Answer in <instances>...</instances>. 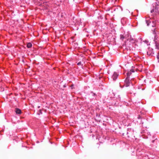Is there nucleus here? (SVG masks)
I'll list each match as a JSON object with an SVG mask.
<instances>
[{"instance_id": "1", "label": "nucleus", "mask_w": 159, "mask_h": 159, "mask_svg": "<svg viewBox=\"0 0 159 159\" xmlns=\"http://www.w3.org/2000/svg\"><path fill=\"white\" fill-rule=\"evenodd\" d=\"M134 133L135 132L133 129L129 128L128 129L127 134L129 139L132 140L135 139Z\"/></svg>"}, {"instance_id": "2", "label": "nucleus", "mask_w": 159, "mask_h": 159, "mask_svg": "<svg viewBox=\"0 0 159 159\" xmlns=\"http://www.w3.org/2000/svg\"><path fill=\"white\" fill-rule=\"evenodd\" d=\"M131 81V80H130L129 79V77H126L125 81V86L126 87L129 86L130 84H131V83L130 82Z\"/></svg>"}, {"instance_id": "3", "label": "nucleus", "mask_w": 159, "mask_h": 159, "mask_svg": "<svg viewBox=\"0 0 159 159\" xmlns=\"http://www.w3.org/2000/svg\"><path fill=\"white\" fill-rule=\"evenodd\" d=\"M119 74L116 72H115L111 76V78L114 81L116 80Z\"/></svg>"}, {"instance_id": "4", "label": "nucleus", "mask_w": 159, "mask_h": 159, "mask_svg": "<svg viewBox=\"0 0 159 159\" xmlns=\"http://www.w3.org/2000/svg\"><path fill=\"white\" fill-rule=\"evenodd\" d=\"M153 12L156 13V14L158 13V8L157 7H153V8L151 11V13H152Z\"/></svg>"}, {"instance_id": "5", "label": "nucleus", "mask_w": 159, "mask_h": 159, "mask_svg": "<svg viewBox=\"0 0 159 159\" xmlns=\"http://www.w3.org/2000/svg\"><path fill=\"white\" fill-rule=\"evenodd\" d=\"M15 111L16 114H20L21 113V110L18 108H16L15 109Z\"/></svg>"}, {"instance_id": "6", "label": "nucleus", "mask_w": 159, "mask_h": 159, "mask_svg": "<svg viewBox=\"0 0 159 159\" xmlns=\"http://www.w3.org/2000/svg\"><path fill=\"white\" fill-rule=\"evenodd\" d=\"M129 41L132 43H134L136 41V40L132 38H130L129 39Z\"/></svg>"}, {"instance_id": "7", "label": "nucleus", "mask_w": 159, "mask_h": 159, "mask_svg": "<svg viewBox=\"0 0 159 159\" xmlns=\"http://www.w3.org/2000/svg\"><path fill=\"white\" fill-rule=\"evenodd\" d=\"M145 21L147 26H149V24L151 22V21L150 20H146Z\"/></svg>"}, {"instance_id": "8", "label": "nucleus", "mask_w": 159, "mask_h": 159, "mask_svg": "<svg viewBox=\"0 0 159 159\" xmlns=\"http://www.w3.org/2000/svg\"><path fill=\"white\" fill-rule=\"evenodd\" d=\"M32 44L30 43H29L27 44V46L28 48H30L32 47Z\"/></svg>"}, {"instance_id": "9", "label": "nucleus", "mask_w": 159, "mask_h": 159, "mask_svg": "<svg viewBox=\"0 0 159 159\" xmlns=\"http://www.w3.org/2000/svg\"><path fill=\"white\" fill-rule=\"evenodd\" d=\"M131 73H132L131 72H130V71H129L127 73V77H129V76L131 75Z\"/></svg>"}, {"instance_id": "10", "label": "nucleus", "mask_w": 159, "mask_h": 159, "mask_svg": "<svg viewBox=\"0 0 159 159\" xmlns=\"http://www.w3.org/2000/svg\"><path fill=\"white\" fill-rule=\"evenodd\" d=\"M152 27H154L156 24V21H152Z\"/></svg>"}, {"instance_id": "11", "label": "nucleus", "mask_w": 159, "mask_h": 159, "mask_svg": "<svg viewBox=\"0 0 159 159\" xmlns=\"http://www.w3.org/2000/svg\"><path fill=\"white\" fill-rule=\"evenodd\" d=\"M125 38L124 36L123 35H120V39L122 40H123V39H124Z\"/></svg>"}, {"instance_id": "12", "label": "nucleus", "mask_w": 159, "mask_h": 159, "mask_svg": "<svg viewBox=\"0 0 159 159\" xmlns=\"http://www.w3.org/2000/svg\"><path fill=\"white\" fill-rule=\"evenodd\" d=\"M130 72H131V73H132V72H134V70L133 69H131V70H130Z\"/></svg>"}, {"instance_id": "13", "label": "nucleus", "mask_w": 159, "mask_h": 159, "mask_svg": "<svg viewBox=\"0 0 159 159\" xmlns=\"http://www.w3.org/2000/svg\"><path fill=\"white\" fill-rule=\"evenodd\" d=\"M81 64V61L79 62L77 64V65H80Z\"/></svg>"}, {"instance_id": "14", "label": "nucleus", "mask_w": 159, "mask_h": 159, "mask_svg": "<svg viewBox=\"0 0 159 159\" xmlns=\"http://www.w3.org/2000/svg\"><path fill=\"white\" fill-rule=\"evenodd\" d=\"M157 58L158 59V62H159V55L157 56Z\"/></svg>"}, {"instance_id": "15", "label": "nucleus", "mask_w": 159, "mask_h": 159, "mask_svg": "<svg viewBox=\"0 0 159 159\" xmlns=\"http://www.w3.org/2000/svg\"><path fill=\"white\" fill-rule=\"evenodd\" d=\"M92 93V95L93 96H95L96 95V94L95 93Z\"/></svg>"}]
</instances>
